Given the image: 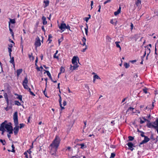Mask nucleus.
I'll return each mask as SVG.
<instances>
[{"label": "nucleus", "instance_id": "6", "mask_svg": "<svg viewBox=\"0 0 158 158\" xmlns=\"http://www.w3.org/2000/svg\"><path fill=\"white\" fill-rule=\"evenodd\" d=\"M35 45L36 48L40 46L41 45L40 39L38 36H37L36 38V41L35 43Z\"/></svg>", "mask_w": 158, "mask_h": 158}, {"label": "nucleus", "instance_id": "18", "mask_svg": "<svg viewBox=\"0 0 158 158\" xmlns=\"http://www.w3.org/2000/svg\"><path fill=\"white\" fill-rule=\"evenodd\" d=\"M15 96H17V98L19 99L21 102H22L23 103V102L22 100V96L21 95H19L18 94H15Z\"/></svg>", "mask_w": 158, "mask_h": 158}, {"label": "nucleus", "instance_id": "45", "mask_svg": "<svg viewBox=\"0 0 158 158\" xmlns=\"http://www.w3.org/2000/svg\"><path fill=\"white\" fill-rule=\"evenodd\" d=\"M139 132H140V133H141V136L142 137H145V136H146L145 135H144V133L143 132V131H139Z\"/></svg>", "mask_w": 158, "mask_h": 158}, {"label": "nucleus", "instance_id": "11", "mask_svg": "<svg viewBox=\"0 0 158 158\" xmlns=\"http://www.w3.org/2000/svg\"><path fill=\"white\" fill-rule=\"evenodd\" d=\"M145 53L146 54H147V56L146 57V59H147L148 57L150 54L151 51H150V48H149V47H145Z\"/></svg>", "mask_w": 158, "mask_h": 158}, {"label": "nucleus", "instance_id": "53", "mask_svg": "<svg viewBox=\"0 0 158 158\" xmlns=\"http://www.w3.org/2000/svg\"><path fill=\"white\" fill-rule=\"evenodd\" d=\"M134 109V108H133L131 107H130L128 109V110H131L133 111Z\"/></svg>", "mask_w": 158, "mask_h": 158}, {"label": "nucleus", "instance_id": "23", "mask_svg": "<svg viewBox=\"0 0 158 158\" xmlns=\"http://www.w3.org/2000/svg\"><path fill=\"white\" fill-rule=\"evenodd\" d=\"M10 62L12 64H13L14 66V67L15 66V63L14 61V57H10Z\"/></svg>", "mask_w": 158, "mask_h": 158}, {"label": "nucleus", "instance_id": "5", "mask_svg": "<svg viewBox=\"0 0 158 158\" xmlns=\"http://www.w3.org/2000/svg\"><path fill=\"white\" fill-rule=\"evenodd\" d=\"M5 129H6L7 131L10 134H11L13 133V129L12 127L10 125L6 124L5 127Z\"/></svg>", "mask_w": 158, "mask_h": 158}, {"label": "nucleus", "instance_id": "51", "mask_svg": "<svg viewBox=\"0 0 158 158\" xmlns=\"http://www.w3.org/2000/svg\"><path fill=\"white\" fill-rule=\"evenodd\" d=\"M19 128H22L24 126V124L23 123H20L19 124Z\"/></svg>", "mask_w": 158, "mask_h": 158}, {"label": "nucleus", "instance_id": "30", "mask_svg": "<svg viewBox=\"0 0 158 158\" xmlns=\"http://www.w3.org/2000/svg\"><path fill=\"white\" fill-rule=\"evenodd\" d=\"M148 89L146 87H144L143 89V92L145 94H147L148 93Z\"/></svg>", "mask_w": 158, "mask_h": 158}, {"label": "nucleus", "instance_id": "4", "mask_svg": "<svg viewBox=\"0 0 158 158\" xmlns=\"http://www.w3.org/2000/svg\"><path fill=\"white\" fill-rule=\"evenodd\" d=\"M13 120L15 125H18L19 124L18 115V112L17 111L15 112L14 113L13 115Z\"/></svg>", "mask_w": 158, "mask_h": 158}, {"label": "nucleus", "instance_id": "2", "mask_svg": "<svg viewBox=\"0 0 158 158\" xmlns=\"http://www.w3.org/2000/svg\"><path fill=\"white\" fill-rule=\"evenodd\" d=\"M3 96L6 102L7 105L12 107V106L14 105L13 100L11 99V98L12 97L13 95H10L8 96L7 93L4 92L3 94Z\"/></svg>", "mask_w": 158, "mask_h": 158}, {"label": "nucleus", "instance_id": "20", "mask_svg": "<svg viewBox=\"0 0 158 158\" xmlns=\"http://www.w3.org/2000/svg\"><path fill=\"white\" fill-rule=\"evenodd\" d=\"M121 9V7L120 6L119 7L118 9V10L116 11H115L114 12V14L115 16H116V15H118L120 13Z\"/></svg>", "mask_w": 158, "mask_h": 158}, {"label": "nucleus", "instance_id": "38", "mask_svg": "<svg viewBox=\"0 0 158 158\" xmlns=\"http://www.w3.org/2000/svg\"><path fill=\"white\" fill-rule=\"evenodd\" d=\"M8 48V52H9V56H10V57H11V52L12 51V49L10 48Z\"/></svg>", "mask_w": 158, "mask_h": 158}, {"label": "nucleus", "instance_id": "3", "mask_svg": "<svg viewBox=\"0 0 158 158\" xmlns=\"http://www.w3.org/2000/svg\"><path fill=\"white\" fill-rule=\"evenodd\" d=\"M28 82V81L27 77H26L23 81V85L24 88L25 89L27 90L28 91L30 92V93L31 95L34 96H35V95L33 92L31 91V89L28 87L27 85Z\"/></svg>", "mask_w": 158, "mask_h": 158}, {"label": "nucleus", "instance_id": "64", "mask_svg": "<svg viewBox=\"0 0 158 158\" xmlns=\"http://www.w3.org/2000/svg\"><path fill=\"white\" fill-rule=\"evenodd\" d=\"M131 30H132L133 29V27H134L133 24L132 23H131Z\"/></svg>", "mask_w": 158, "mask_h": 158}, {"label": "nucleus", "instance_id": "21", "mask_svg": "<svg viewBox=\"0 0 158 158\" xmlns=\"http://www.w3.org/2000/svg\"><path fill=\"white\" fill-rule=\"evenodd\" d=\"M23 69H17L16 71L17 75L18 77H19L20 74L22 72Z\"/></svg>", "mask_w": 158, "mask_h": 158}, {"label": "nucleus", "instance_id": "32", "mask_svg": "<svg viewBox=\"0 0 158 158\" xmlns=\"http://www.w3.org/2000/svg\"><path fill=\"white\" fill-rule=\"evenodd\" d=\"M58 52V51L56 50V53L54 54V55H53V58H56L57 59H59V56H56V54H57Z\"/></svg>", "mask_w": 158, "mask_h": 158}, {"label": "nucleus", "instance_id": "40", "mask_svg": "<svg viewBox=\"0 0 158 158\" xmlns=\"http://www.w3.org/2000/svg\"><path fill=\"white\" fill-rule=\"evenodd\" d=\"M88 26L87 25L86 27L85 28V34L87 35H88Z\"/></svg>", "mask_w": 158, "mask_h": 158}, {"label": "nucleus", "instance_id": "63", "mask_svg": "<svg viewBox=\"0 0 158 158\" xmlns=\"http://www.w3.org/2000/svg\"><path fill=\"white\" fill-rule=\"evenodd\" d=\"M24 155H25V157L26 158H28L27 156V154L26 152H25L24 153Z\"/></svg>", "mask_w": 158, "mask_h": 158}, {"label": "nucleus", "instance_id": "34", "mask_svg": "<svg viewBox=\"0 0 158 158\" xmlns=\"http://www.w3.org/2000/svg\"><path fill=\"white\" fill-rule=\"evenodd\" d=\"M100 130L101 133L102 134H104L105 132L106 131L104 127L100 128Z\"/></svg>", "mask_w": 158, "mask_h": 158}, {"label": "nucleus", "instance_id": "31", "mask_svg": "<svg viewBox=\"0 0 158 158\" xmlns=\"http://www.w3.org/2000/svg\"><path fill=\"white\" fill-rule=\"evenodd\" d=\"M15 23V19H10V22H9V24L10 23H10L12 24H14Z\"/></svg>", "mask_w": 158, "mask_h": 158}, {"label": "nucleus", "instance_id": "12", "mask_svg": "<svg viewBox=\"0 0 158 158\" xmlns=\"http://www.w3.org/2000/svg\"><path fill=\"white\" fill-rule=\"evenodd\" d=\"M77 59H78V60H79L77 56H74L73 57L72 60V63L73 64H78L77 62Z\"/></svg>", "mask_w": 158, "mask_h": 158}, {"label": "nucleus", "instance_id": "15", "mask_svg": "<svg viewBox=\"0 0 158 158\" xmlns=\"http://www.w3.org/2000/svg\"><path fill=\"white\" fill-rule=\"evenodd\" d=\"M152 123L156 127V129L157 133H158V118H156L155 121L152 122Z\"/></svg>", "mask_w": 158, "mask_h": 158}, {"label": "nucleus", "instance_id": "33", "mask_svg": "<svg viewBox=\"0 0 158 158\" xmlns=\"http://www.w3.org/2000/svg\"><path fill=\"white\" fill-rule=\"evenodd\" d=\"M15 104L18 106H20L21 105V103L18 101H15Z\"/></svg>", "mask_w": 158, "mask_h": 158}, {"label": "nucleus", "instance_id": "10", "mask_svg": "<svg viewBox=\"0 0 158 158\" xmlns=\"http://www.w3.org/2000/svg\"><path fill=\"white\" fill-rule=\"evenodd\" d=\"M127 145L129 147V149L132 151L134 149L133 147H135V146H134V144L131 142H129L127 144Z\"/></svg>", "mask_w": 158, "mask_h": 158}, {"label": "nucleus", "instance_id": "48", "mask_svg": "<svg viewBox=\"0 0 158 158\" xmlns=\"http://www.w3.org/2000/svg\"><path fill=\"white\" fill-rule=\"evenodd\" d=\"M83 43H86V39L85 37H84L82 39Z\"/></svg>", "mask_w": 158, "mask_h": 158}, {"label": "nucleus", "instance_id": "8", "mask_svg": "<svg viewBox=\"0 0 158 158\" xmlns=\"http://www.w3.org/2000/svg\"><path fill=\"white\" fill-rule=\"evenodd\" d=\"M144 137V139L141 142L139 143V146H140L141 145L144 143H146L150 140V139L147 136H145Z\"/></svg>", "mask_w": 158, "mask_h": 158}, {"label": "nucleus", "instance_id": "1", "mask_svg": "<svg viewBox=\"0 0 158 158\" xmlns=\"http://www.w3.org/2000/svg\"><path fill=\"white\" fill-rule=\"evenodd\" d=\"M60 139L58 135H56L55 139L50 144L48 148L50 150V153L52 155L55 156L58 147L60 143Z\"/></svg>", "mask_w": 158, "mask_h": 158}, {"label": "nucleus", "instance_id": "27", "mask_svg": "<svg viewBox=\"0 0 158 158\" xmlns=\"http://www.w3.org/2000/svg\"><path fill=\"white\" fill-rule=\"evenodd\" d=\"M69 157L70 158H80L81 156H79L77 154L75 156H71L69 155Z\"/></svg>", "mask_w": 158, "mask_h": 158}, {"label": "nucleus", "instance_id": "39", "mask_svg": "<svg viewBox=\"0 0 158 158\" xmlns=\"http://www.w3.org/2000/svg\"><path fill=\"white\" fill-rule=\"evenodd\" d=\"M44 71H45V72L44 73H46L47 75L48 76V77L50 76L51 75V74L48 71L45 70L44 69Z\"/></svg>", "mask_w": 158, "mask_h": 158}, {"label": "nucleus", "instance_id": "14", "mask_svg": "<svg viewBox=\"0 0 158 158\" xmlns=\"http://www.w3.org/2000/svg\"><path fill=\"white\" fill-rule=\"evenodd\" d=\"M19 127L18 125H15V127L14 128V133L15 135H16L19 131Z\"/></svg>", "mask_w": 158, "mask_h": 158}, {"label": "nucleus", "instance_id": "37", "mask_svg": "<svg viewBox=\"0 0 158 158\" xmlns=\"http://www.w3.org/2000/svg\"><path fill=\"white\" fill-rule=\"evenodd\" d=\"M79 145L81 146V148L82 149H84L86 147V146H85V144L83 143L80 144Z\"/></svg>", "mask_w": 158, "mask_h": 158}, {"label": "nucleus", "instance_id": "26", "mask_svg": "<svg viewBox=\"0 0 158 158\" xmlns=\"http://www.w3.org/2000/svg\"><path fill=\"white\" fill-rule=\"evenodd\" d=\"M115 44L116 45V47L118 48H119L120 51L121 49V47L120 45L119 44V43H120V42L116 41V42H115Z\"/></svg>", "mask_w": 158, "mask_h": 158}, {"label": "nucleus", "instance_id": "16", "mask_svg": "<svg viewBox=\"0 0 158 158\" xmlns=\"http://www.w3.org/2000/svg\"><path fill=\"white\" fill-rule=\"evenodd\" d=\"M43 3L44 4V7L45 8L49 6V2L48 0H46L43 1Z\"/></svg>", "mask_w": 158, "mask_h": 158}, {"label": "nucleus", "instance_id": "36", "mask_svg": "<svg viewBox=\"0 0 158 158\" xmlns=\"http://www.w3.org/2000/svg\"><path fill=\"white\" fill-rule=\"evenodd\" d=\"M124 66L127 69L130 67V65L128 63H125L124 64Z\"/></svg>", "mask_w": 158, "mask_h": 158}, {"label": "nucleus", "instance_id": "19", "mask_svg": "<svg viewBox=\"0 0 158 158\" xmlns=\"http://www.w3.org/2000/svg\"><path fill=\"white\" fill-rule=\"evenodd\" d=\"M5 122H6V121H5L4 122H3L1 124L0 128L1 129H5V127L7 124Z\"/></svg>", "mask_w": 158, "mask_h": 158}, {"label": "nucleus", "instance_id": "35", "mask_svg": "<svg viewBox=\"0 0 158 158\" xmlns=\"http://www.w3.org/2000/svg\"><path fill=\"white\" fill-rule=\"evenodd\" d=\"M141 4V0H137V1L135 2V4L137 6H139Z\"/></svg>", "mask_w": 158, "mask_h": 158}, {"label": "nucleus", "instance_id": "42", "mask_svg": "<svg viewBox=\"0 0 158 158\" xmlns=\"http://www.w3.org/2000/svg\"><path fill=\"white\" fill-rule=\"evenodd\" d=\"M93 78H94L95 79H100V77L97 74L94 75L93 77Z\"/></svg>", "mask_w": 158, "mask_h": 158}, {"label": "nucleus", "instance_id": "13", "mask_svg": "<svg viewBox=\"0 0 158 158\" xmlns=\"http://www.w3.org/2000/svg\"><path fill=\"white\" fill-rule=\"evenodd\" d=\"M152 123H148L147 124V126L149 128H153L155 129H156V127L153 124H152Z\"/></svg>", "mask_w": 158, "mask_h": 158}, {"label": "nucleus", "instance_id": "62", "mask_svg": "<svg viewBox=\"0 0 158 158\" xmlns=\"http://www.w3.org/2000/svg\"><path fill=\"white\" fill-rule=\"evenodd\" d=\"M9 47L8 48H12L13 47V45L12 44H10L8 45Z\"/></svg>", "mask_w": 158, "mask_h": 158}, {"label": "nucleus", "instance_id": "17", "mask_svg": "<svg viewBox=\"0 0 158 158\" xmlns=\"http://www.w3.org/2000/svg\"><path fill=\"white\" fill-rule=\"evenodd\" d=\"M73 66L70 65V70H75L78 67V64H73Z\"/></svg>", "mask_w": 158, "mask_h": 158}, {"label": "nucleus", "instance_id": "41", "mask_svg": "<svg viewBox=\"0 0 158 158\" xmlns=\"http://www.w3.org/2000/svg\"><path fill=\"white\" fill-rule=\"evenodd\" d=\"M0 142H1L3 145L6 144V142L5 140H3L2 139H0Z\"/></svg>", "mask_w": 158, "mask_h": 158}, {"label": "nucleus", "instance_id": "52", "mask_svg": "<svg viewBox=\"0 0 158 158\" xmlns=\"http://www.w3.org/2000/svg\"><path fill=\"white\" fill-rule=\"evenodd\" d=\"M65 29H67L70 31H71L70 30V26L68 25L67 26L66 25V27H65Z\"/></svg>", "mask_w": 158, "mask_h": 158}, {"label": "nucleus", "instance_id": "49", "mask_svg": "<svg viewBox=\"0 0 158 158\" xmlns=\"http://www.w3.org/2000/svg\"><path fill=\"white\" fill-rule=\"evenodd\" d=\"M11 147L12 148V150L11 151V152H15V150L14 149L15 148V146H14V145L13 144H12L11 145Z\"/></svg>", "mask_w": 158, "mask_h": 158}, {"label": "nucleus", "instance_id": "60", "mask_svg": "<svg viewBox=\"0 0 158 158\" xmlns=\"http://www.w3.org/2000/svg\"><path fill=\"white\" fill-rule=\"evenodd\" d=\"M139 122L141 124H142L143 123H144L145 121H143L141 119L140 120Z\"/></svg>", "mask_w": 158, "mask_h": 158}, {"label": "nucleus", "instance_id": "57", "mask_svg": "<svg viewBox=\"0 0 158 158\" xmlns=\"http://www.w3.org/2000/svg\"><path fill=\"white\" fill-rule=\"evenodd\" d=\"M71 147H67V149L66 150V151H67V150L69 152L71 151Z\"/></svg>", "mask_w": 158, "mask_h": 158}, {"label": "nucleus", "instance_id": "24", "mask_svg": "<svg viewBox=\"0 0 158 158\" xmlns=\"http://www.w3.org/2000/svg\"><path fill=\"white\" fill-rule=\"evenodd\" d=\"M60 72L58 74V77H59V75L60 74L62 73H64V72L65 69L62 66H61L60 68Z\"/></svg>", "mask_w": 158, "mask_h": 158}, {"label": "nucleus", "instance_id": "9", "mask_svg": "<svg viewBox=\"0 0 158 158\" xmlns=\"http://www.w3.org/2000/svg\"><path fill=\"white\" fill-rule=\"evenodd\" d=\"M66 27V24L65 23H61L60 25L59 26V28L62 31L61 32H63L65 30Z\"/></svg>", "mask_w": 158, "mask_h": 158}, {"label": "nucleus", "instance_id": "47", "mask_svg": "<svg viewBox=\"0 0 158 158\" xmlns=\"http://www.w3.org/2000/svg\"><path fill=\"white\" fill-rule=\"evenodd\" d=\"M115 156V154L114 153H111L110 158H114Z\"/></svg>", "mask_w": 158, "mask_h": 158}, {"label": "nucleus", "instance_id": "59", "mask_svg": "<svg viewBox=\"0 0 158 158\" xmlns=\"http://www.w3.org/2000/svg\"><path fill=\"white\" fill-rule=\"evenodd\" d=\"M1 131H2V135H3L4 134V133L6 131L5 129H1Z\"/></svg>", "mask_w": 158, "mask_h": 158}, {"label": "nucleus", "instance_id": "58", "mask_svg": "<svg viewBox=\"0 0 158 158\" xmlns=\"http://www.w3.org/2000/svg\"><path fill=\"white\" fill-rule=\"evenodd\" d=\"M111 0H106L105 2L104 3V4H106L107 3L110 2Z\"/></svg>", "mask_w": 158, "mask_h": 158}, {"label": "nucleus", "instance_id": "28", "mask_svg": "<svg viewBox=\"0 0 158 158\" xmlns=\"http://www.w3.org/2000/svg\"><path fill=\"white\" fill-rule=\"evenodd\" d=\"M28 57L30 60H33L34 59V57L33 56V54L32 53H31V54H29L28 55Z\"/></svg>", "mask_w": 158, "mask_h": 158}, {"label": "nucleus", "instance_id": "25", "mask_svg": "<svg viewBox=\"0 0 158 158\" xmlns=\"http://www.w3.org/2000/svg\"><path fill=\"white\" fill-rule=\"evenodd\" d=\"M9 31H10V33L11 34L12 36L13 37H14V33L13 32L12 30L10 27V23H9Z\"/></svg>", "mask_w": 158, "mask_h": 158}, {"label": "nucleus", "instance_id": "50", "mask_svg": "<svg viewBox=\"0 0 158 158\" xmlns=\"http://www.w3.org/2000/svg\"><path fill=\"white\" fill-rule=\"evenodd\" d=\"M106 39L108 41H109V42L111 41V38L109 36H106Z\"/></svg>", "mask_w": 158, "mask_h": 158}, {"label": "nucleus", "instance_id": "43", "mask_svg": "<svg viewBox=\"0 0 158 158\" xmlns=\"http://www.w3.org/2000/svg\"><path fill=\"white\" fill-rule=\"evenodd\" d=\"M128 138L129 140L130 141H132L134 139V137L131 136H128Z\"/></svg>", "mask_w": 158, "mask_h": 158}, {"label": "nucleus", "instance_id": "22", "mask_svg": "<svg viewBox=\"0 0 158 158\" xmlns=\"http://www.w3.org/2000/svg\"><path fill=\"white\" fill-rule=\"evenodd\" d=\"M42 19L43 20V23L44 25H46L47 23V22L46 20V18L44 16H43L42 18Z\"/></svg>", "mask_w": 158, "mask_h": 158}, {"label": "nucleus", "instance_id": "44", "mask_svg": "<svg viewBox=\"0 0 158 158\" xmlns=\"http://www.w3.org/2000/svg\"><path fill=\"white\" fill-rule=\"evenodd\" d=\"M46 88L43 91V93L45 96L48 98V97L47 96V93L46 91Z\"/></svg>", "mask_w": 158, "mask_h": 158}, {"label": "nucleus", "instance_id": "29", "mask_svg": "<svg viewBox=\"0 0 158 158\" xmlns=\"http://www.w3.org/2000/svg\"><path fill=\"white\" fill-rule=\"evenodd\" d=\"M4 109L6 111H8L9 109H12V106H10L8 105H7V106L6 107L4 108Z\"/></svg>", "mask_w": 158, "mask_h": 158}, {"label": "nucleus", "instance_id": "46", "mask_svg": "<svg viewBox=\"0 0 158 158\" xmlns=\"http://www.w3.org/2000/svg\"><path fill=\"white\" fill-rule=\"evenodd\" d=\"M87 48H88V46L87 45H85V48H83L82 49V50L81 51L82 52H85L86 50L87 49Z\"/></svg>", "mask_w": 158, "mask_h": 158}, {"label": "nucleus", "instance_id": "56", "mask_svg": "<svg viewBox=\"0 0 158 158\" xmlns=\"http://www.w3.org/2000/svg\"><path fill=\"white\" fill-rule=\"evenodd\" d=\"M88 17H85L84 19V20H85L86 22H87L90 19Z\"/></svg>", "mask_w": 158, "mask_h": 158}, {"label": "nucleus", "instance_id": "55", "mask_svg": "<svg viewBox=\"0 0 158 158\" xmlns=\"http://www.w3.org/2000/svg\"><path fill=\"white\" fill-rule=\"evenodd\" d=\"M67 102L65 100H64L63 102V105L64 106H65L67 105Z\"/></svg>", "mask_w": 158, "mask_h": 158}, {"label": "nucleus", "instance_id": "54", "mask_svg": "<svg viewBox=\"0 0 158 158\" xmlns=\"http://www.w3.org/2000/svg\"><path fill=\"white\" fill-rule=\"evenodd\" d=\"M84 126L83 127V129H85L86 127L87 121H84Z\"/></svg>", "mask_w": 158, "mask_h": 158}, {"label": "nucleus", "instance_id": "61", "mask_svg": "<svg viewBox=\"0 0 158 158\" xmlns=\"http://www.w3.org/2000/svg\"><path fill=\"white\" fill-rule=\"evenodd\" d=\"M52 35L51 34H49L48 35V40H49V39H50L52 38Z\"/></svg>", "mask_w": 158, "mask_h": 158}, {"label": "nucleus", "instance_id": "7", "mask_svg": "<svg viewBox=\"0 0 158 158\" xmlns=\"http://www.w3.org/2000/svg\"><path fill=\"white\" fill-rule=\"evenodd\" d=\"M58 96L59 97V103L60 106V107L61 108V109H60V113H61L62 110H63L65 108L64 107L62 106V104H61L62 99H61V98L60 94H59L58 95Z\"/></svg>", "mask_w": 158, "mask_h": 158}]
</instances>
